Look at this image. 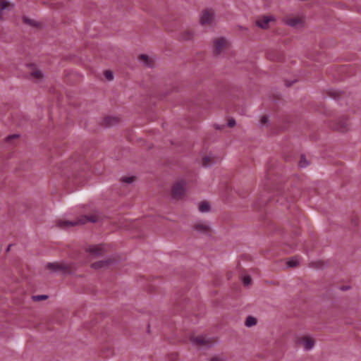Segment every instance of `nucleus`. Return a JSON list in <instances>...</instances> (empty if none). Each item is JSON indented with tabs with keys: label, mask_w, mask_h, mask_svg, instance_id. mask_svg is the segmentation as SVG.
I'll use <instances>...</instances> for the list:
<instances>
[{
	"label": "nucleus",
	"mask_w": 361,
	"mask_h": 361,
	"mask_svg": "<svg viewBox=\"0 0 361 361\" xmlns=\"http://www.w3.org/2000/svg\"><path fill=\"white\" fill-rule=\"evenodd\" d=\"M99 219V217L97 214H91L90 216H82L78 221H62L59 220L57 222L58 226L61 228H67L69 226H73L77 225H82L87 222L94 223L97 222Z\"/></svg>",
	"instance_id": "nucleus-1"
},
{
	"label": "nucleus",
	"mask_w": 361,
	"mask_h": 361,
	"mask_svg": "<svg viewBox=\"0 0 361 361\" xmlns=\"http://www.w3.org/2000/svg\"><path fill=\"white\" fill-rule=\"evenodd\" d=\"M231 48L230 42L223 37H219L213 40L212 49L213 53L216 55L225 54Z\"/></svg>",
	"instance_id": "nucleus-2"
},
{
	"label": "nucleus",
	"mask_w": 361,
	"mask_h": 361,
	"mask_svg": "<svg viewBox=\"0 0 361 361\" xmlns=\"http://www.w3.org/2000/svg\"><path fill=\"white\" fill-rule=\"evenodd\" d=\"M46 269H48L50 272L57 274H66L71 271V265L63 262L48 263L46 265Z\"/></svg>",
	"instance_id": "nucleus-3"
},
{
	"label": "nucleus",
	"mask_w": 361,
	"mask_h": 361,
	"mask_svg": "<svg viewBox=\"0 0 361 361\" xmlns=\"http://www.w3.org/2000/svg\"><path fill=\"white\" fill-rule=\"evenodd\" d=\"M186 191L187 183L185 180H180L174 183L171 189V194L173 197L180 199L185 195Z\"/></svg>",
	"instance_id": "nucleus-4"
},
{
	"label": "nucleus",
	"mask_w": 361,
	"mask_h": 361,
	"mask_svg": "<svg viewBox=\"0 0 361 361\" xmlns=\"http://www.w3.org/2000/svg\"><path fill=\"white\" fill-rule=\"evenodd\" d=\"M295 343L298 345L302 346L305 350H310L314 346V340L309 336H300L296 338Z\"/></svg>",
	"instance_id": "nucleus-5"
},
{
	"label": "nucleus",
	"mask_w": 361,
	"mask_h": 361,
	"mask_svg": "<svg viewBox=\"0 0 361 361\" xmlns=\"http://www.w3.org/2000/svg\"><path fill=\"white\" fill-rule=\"evenodd\" d=\"M218 20L217 15L212 8H205L202 11L200 15V23H211Z\"/></svg>",
	"instance_id": "nucleus-6"
},
{
	"label": "nucleus",
	"mask_w": 361,
	"mask_h": 361,
	"mask_svg": "<svg viewBox=\"0 0 361 361\" xmlns=\"http://www.w3.org/2000/svg\"><path fill=\"white\" fill-rule=\"evenodd\" d=\"M85 251L92 257H97L105 253L106 248L104 245H88L85 247Z\"/></svg>",
	"instance_id": "nucleus-7"
},
{
	"label": "nucleus",
	"mask_w": 361,
	"mask_h": 361,
	"mask_svg": "<svg viewBox=\"0 0 361 361\" xmlns=\"http://www.w3.org/2000/svg\"><path fill=\"white\" fill-rule=\"evenodd\" d=\"M29 74L30 79L35 82H40L44 79V74L37 67L30 66Z\"/></svg>",
	"instance_id": "nucleus-8"
},
{
	"label": "nucleus",
	"mask_w": 361,
	"mask_h": 361,
	"mask_svg": "<svg viewBox=\"0 0 361 361\" xmlns=\"http://www.w3.org/2000/svg\"><path fill=\"white\" fill-rule=\"evenodd\" d=\"M334 128L341 132L347 131L350 128V122L346 117L342 116L336 121Z\"/></svg>",
	"instance_id": "nucleus-9"
},
{
	"label": "nucleus",
	"mask_w": 361,
	"mask_h": 361,
	"mask_svg": "<svg viewBox=\"0 0 361 361\" xmlns=\"http://www.w3.org/2000/svg\"><path fill=\"white\" fill-rule=\"evenodd\" d=\"M13 8V4L8 1L2 0L0 1V19L4 20V16L6 11H11Z\"/></svg>",
	"instance_id": "nucleus-10"
},
{
	"label": "nucleus",
	"mask_w": 361,
	"mask_h": 361,
	"mask_svg": "<svg viewBox=\"0 0 361 361\" xmlns=\"http://www.w3.org/2000/svg\"><path fill=\"white\" fill-rule=\"evenodd\" d=\"M193 228L196 231L202 233H207L210 231V226L206 221L197 222Z\"/></svg>",
	"instance_id": "nucleus-11"
},
{
	"label": "nucleus",
	"mask_w": 361,
	"mask_h": 361,
	"mask_svg": "<svg viewBox=\"0 0 361 361\" xmlns=\"http://www.w3.org/2000/svg\"><path fill=\"white\" fill-rule=\"evenodd\" d=\"M191 342L197 346H207L210 344V341L202 336L192 338Z\"/></svg>",
	"instance_id": "nucleus-12"
},
{
	"label": "nucleus",
	"mask_w": 361,
	"mask_h": 361,
	"mask_svg": "<svg viewBox=\"0 0 361 361\" xmlns=\"http://www.w3.org/2000/svg\"><path fill=\"white\" fill-rule=\"evenodd\" d=\"M111 263V260L105 259V260H101L96 262L94 263H92L91 267L93 269H102L107 267Z\"/></svg>",
	"instance_id": "nucleus-13"
},
{
	"label": "nucleus",
	"mask_w": 361,
	"mask_h": 361,
	"mask_svg": "<svg viewBox=\"0 0 361 361\" xmlns=\"http://www.w3.org/2000/svg\"><path fill=\"white\" fill-rule=\"evenodd\" d=\"M138 61L145 66H150L152 61L146 54H141L138 56Z\"/></svg>",
	"instance_id": "nucleus-14"
},
{
	"label": "nucleus",
	"mask_w": 361,
	"mask_h": 361,
	"mask_svg": "<svg viewBox=\"0 0 361 361\" xmlns=\"http://www.w3.org/2000/svg\"><path fill=\"white\" fill-rule=\"evenodd\" d=\"M211 205L208 202H201L198 204V208L200 212L206 213L210 211Z\"/></svg>",
	"instance_id": "nucleus-15"
},
{
	"label": "nucleus",
	"mask_w": 361,
	"mask_h": 361,
	"mask_svg": "<svg viewBox=\"0 0 361 361\" xmlns=\"http://www.w3.org/2000/svg\"><path fill=\"white\" fill-rule=\"evenodd\" d=\"M216 161V158L212 155L205 156L202 159L203 165L205 166H208Z\"/></svg>",
	"instance_id": "nucleus-16"
},
{
	"label": "nucleus",
	"mask_w": 361,
	"mask_h": 361,
	"mask_svg": "<svg viewBox=\"0 0 361 361\" xmlns=\"http://www.w3.org/2000/svg\"><path fill=\"white\" fill-rule=\"evenodd\" d=\"M257 324V319L256 318L249 316L247 317L245 324L247 327H251L255 326Z\"/></svg>",
	"instance_id": "nucleus-17"
},
{
	"label": "nucleus",
	"mask_w": 361,
	"mask_h": 361,
	"mask_svg": "<svg viewBox=\"0 0 361 361\" xmlns=\"http://www.w3.org/2000/svg\"><path fill=\"white\" fill-rule=\"evenodd\" d=\"M286 264L289 267H295L299 264V261L296 258H292L288 260Z\"/></svg>",
	"instance_id": "nucleus-18"
},
{
	"label": "nucleus",
	"mask_w": 361,
	"mask_h": 361,
	"mask_svg": "<svg viewBox=\"0 0 361 361\" xmlns=\"http://www.w3.org/2000/svg\"><path fill=\"white\" fill-rule=\"evenodd\" d=\"M275 20H276V19L274 18L273 16H264L262 20L260 21L259 23H271Z\"/></svg>",
	"instance_id": "nucleus-19"
},
{
	"label": "nucleus",
	"mask_w": 361,
	"mask_h": 361,
	"mask_svg": "<svg viewBox=\"0 0 361 361\" xmlns=\"http://www.w3.org/2000/svg\"><path fill=\"white\" fill-rule=\"evenodd\" d=\"M308 161L306 159V158L303 156L301 157L299 162V166L302 168H305L308 165Z\"/></svg>",
	"instance_id": "nucleus-20"
},
{
	"label": "nucleus",
	"mask_w": 361,
	"mask_h": 361,
	"mask_svg": "<svg viewBox=\"0 0 361 361\" xmlns=\"http://www.w3.org/2000/svg\"><path fill=\"white\" fill-rule=\"evenodd\" d=\"M243 282L245 286H249L252 283V279L250 276H245L243 279Z\"/></svg>",
	"instance_id": "nucleus-21"
},
{
	"label": "nucleus",
	"mask_w": 361,
	"mask_h": 361,
	"mask_svg": "<svg viewBox=\"0 0 361 361\" xmlns=\"http://www.w3.org/2000/svg\"><path fill=\"white\" fill-rule=\"evenodd\" d=\"M104 76L108 80H112L114 78L113 73L111 71H106L104 72Z\"/></svg>",
	"instance_id": "nucleus-22"
},
{
	"label": "nucleus",
	"mask_w": 361,
	"mask_h": 361,
	"mask_svg": "<svg viewBox=\"0 0 361 361\" xmlns=\"http://www.w3.org/2000/svg\"><path fill=\"white\" fill-rule=\"evenodd\" d=\"M47 298V295H35L32 297V299L35 301H40L43 300Z\"/></svg>",
	"instance_id": "nucleus-23"
},
{
	"label": "nucleus",
	"mask_w": 361,
	"mask_h": 361,
	"mask_svg": "<svg viewBox=\"0 0 361 361\" xmlns=\"http://www.w3.org/2000/svg\"><path fill=\"white\" fill-rule=\"evenodd\" d=\"M134 178L133 176L124 177L123 181L127 183H130L133 181Z\"/></svg>",
	"instance_id": "nucleus-24"
},
{
	"label": "nucleus",
	"mask_w": 361,
	"mask_h": 361,
	"mask_svg": "<svg viewBox=\"0 0 361 361\" xmlns=\"http://www.w3.org/2000/svg\"><path fill=\"white\" fill-rule=\"evenodd\" d=\"M228 126L231 128L235 126V121L233 118H231L228 120Z\"/></svg>",
	"instance_id": "nucleus-25"
},
{
	"label": "nucleus",
	"mask_w": 361,
	"mask_h": 361,
	"mask_svg": "<svg viewBox=\"0 0 361 361\" xmlns=\"http://www.w3.org/2000/svg\"><path fill=\"white\" fill-rule=\"evenodd\" d=\"M261 29L267 30L269 27V24H257Z\"/></svg>",
	"instance_id": "nucleus-26"
},
{
	"label": "nucleus",
	"mask_w": 361,
	"mask_h": 361,
	"mask_svg": "<svg viewBox=\"0 0 361 361\" xmlns=\"http://www.w3.org/2000/svg\"><path fill=\"white\" fill-rule=\"evenodd\" d=\"M268 122V118L266 116H264L261 118V123L265 125Z\"/></svg>",
	"instance_id": "nucleus-27"
},
{
	"label": "nucleus",
	"mask_w": 361,
	"mask_h": 361,
	"mask_svg": "<svg viewBox=\"0 0 361 361\" xmlns=\"http://www.w3.org/2000/svg\"><path fill=\"white\" fill-rule=\"evenodd\" d=\"M210 361H225V360L222 357H213Z\"/></svg>",
	"instance_id": "nucleus-28"
},
{
	"label": "nucleus",
	"mask_w": 361,
	"mask_h": 361,
	"mask_svg": "<svg viewBox=\"0 0 361 361\" xmlns=\"http://www.w3.org/2000/svg\"><path fill=\"white\" fill-rule=\"evenodd\" d=\"M300 21H301V20H295L292 21L291 23H300Z\"/></svg>",
	"instance_id": "nucleus-29"
},
{
	"label": "nucleus",
	"mask_w": 361,
	"mask_h": 361,
	"mask_svg": "<svg viewBox=\"0 0 361 361\" xmlns=\"http://www.w3.org/2000/svg\"><path fill=\"white\" fill-rule=\"evenodd\" d=\"M192 35H190L189 36L184 37L185 39H189L190 38Z\"/></svg>",
	"instance_id": "nucleus-30"
},
{
	"label": "nucleus",
	"mask_w": 361,
	"mask_h": 361,
	"mask_svg": "<svg viewBox=\"0 0 361 361\" xmlns=\"http://www.w3.org/2000/svg\"><path fill=\"white\" fill-rule=\"evenodd\" d=\"M24 23H32V22L30 20L25 19Z\"/></svg>",
	"instance_id": "nucleus-31"
},
{
	"label": "nucleus",
	"mask_w": 361,
	"mask_h": 361,
	"mask_svg": "<svg viewBox=\"0 0 361 361\" xmlns=\"http://www.w3.org/2000/svg\"><path fill=\"white\" fill-rule=\"evenodd\" d=\"M239 29H240V30H244L245 28H244L243 26H239Z\"/></svg>",
	"instance_id": "nucleus-32"
},
{
	"label": "nucleus",
	"mask_w": 361,
	"mask_h": 361,
	"mask_svg": "<svg viewBox=\"0 0 361 361\" xmlns=\"http://www.w3.org/2000/svg\"><path fill=\"white\" fill-rule=\"evenodd\" d=\"M17 137V135H13L12 136V137Z\"/></svg>",
	"instance_id": "nucleus-33"
}]
</instances>
